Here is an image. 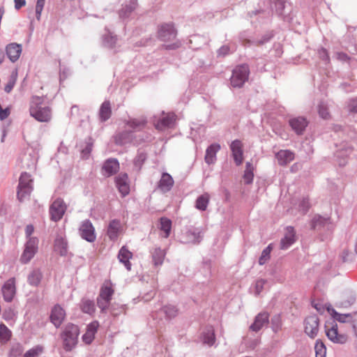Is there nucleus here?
I'll use <instances>...</instances> for the list:
<instances>
[{"instance_id": "f257e3e1", "label": "nucleus", "mask_w": 357, "mask_h": 357, "mask_svg": "<svg viewBox=\"0 0 357 357\" xmlns=\"http://www.w3.org/2000/svg\"><path fill=\"white\" fill-rule=\"evenodd\" d=\"M43 98L39 96L32 98L29 108L30 115L40 122H48L52 117L49 107L43 106Z\"/></svg>"}, {"instance_id": "f03ea898", "label": "nucleus", "mask_w": 357, "mask_h": 357, "mask_svg": "<svg viewBox=\"0 0 357 357\" xmlns=\"http://www.w3.org/2000/svg\"><path fill=\"white\" fill-rule=\"evenodd\" d=\"M146 121L144 119H133L128 121L127 127L130 129V132H124L116 136V144H124L132 142V132L139 131L146 126Z\"/></svg>"}, {"instance_id": "7ed1b4c3", "label": "nucleus", "mask_w": 357, "mask_h": 357, "mask_svg": "<svg viewBox=\"0 0 357 357\" xmlns=\"http://www.w3.org/2000/svg\"><path fill=\"white\" fill-rule=\"evenodd\" d=\"M79 330L77 326L68 324L61 334L63 348L66 351H72L77 344Z\"/></svg>"}, {"instance_id": "20e7f679", "label": "nucleus", "mask_w": 357, "mask_h": 357, "mask_svg": "<svg viewBox=\"0 0 357 357\" xmlns=\"http://www.w3.org/2000/svg\"><path fill=\"white\" fill-rule=\"evenodd\" d=\"M33 180L31 176L26 173L23 172L19 179V184L17 187V198L20 202H23L28 199L33 190L32 185Z\"/></svg>"}, {"instance_id": "39448f33", "label": "nucleus", "mask_w": 357, "mask_h": 357, "mask_svg": "<svg viewBox=\"0 0 357 357\" xmlns=\"http://www.w3.org/2000/svg\"><path fill=\"white\" fill-rule=\"evenodd\" d=\"M113 294L114 289L111 283L105 282L101 287L99 296L97 298V305L102 312H105L107 310Z\"/></svg>"}, {"instance_id": "423d86ee", "label": "nucleus", "mask_w": 357, "mask_h": 357, "mask_svg": "<svg viewBox=\"0 0 357 357\" xmlns=\"http://www.w3.org/2000/svg\"><path fill=\"white\" fill-rule=\"evenodd\" d=\"M250 70L248 66L243 64L236 66L232 72L231 77V85L235 88L243 86L245 82L248 79Z\"/></svg>"}, {"instance_id": "0eeeda50", "label": "nucleus", "mask_w": 357, "mask_h": 357, "mask_svg": "<svg viewBox=\"0 0 357 357\" xmlns=\"http://www.w3.org/2000/svg\"><path fill=\"white\" fill-rule=\"evenodd\" d=\"M326 335L329 340L335 344H343L347 342V335L344 333H340L337 328V324L333 321L331 323H327L325 325Z\"/></svg>"}, {"instance_id": "6e6552de", "label": "nucleus", "mask_w": 357, "mask_h": 357, "mask_svg": "<svg viewBox=\"0 0 357 357\" xmlns=\"http://www.w3.org/2000/svg\"><path fill=\"white\" fill-rule=\"evenodd\" d=\"M38 249V238H29L24 245V250L21 255L20 261L22 264L29 263L35 256Z\"/></svg>"}, {"instance_id": "1a4fd4ad", "label": "nucleus", "mask_w": 357, "mask_h": 357, "mask_svg": "<svg viewBox=\"0 0 357 357\" xmlns=\"http://www.w3.org/2000/svg\"><path fill=\"white\" fill-rule=\"evenodd\" d=\"M67 208L66 204L63 199H56L50 206V213L51 219L57 222L62 218Z\"/></svg>"}, {"instance_id": "9d476101", "label": "nucleus", "mask_w": 357, "mask_h": 357, "mask_svg": "<svg viewBox=\"0 0 357 357\" xmlns=\"http://www.w3.org/2000/svg\"><path fill=\"white\" fill-rule=\"evenodd\" d=\"M79 232L81 237L88 242L92 243L96 238L94 227L89 220H85L82 222L79 228Z\"/></svg>"}, {"instance_id": "9b49d317", "label": "nucleus", "mask_w": 357, "mask_h": 357, "mask_svg": "<svg viewBox=\"0 0 357 357\" xmlns=\"http://www.w3.org/2000/svg\"><path fill=\"white\" fill-rule=\"evenodd\" d=\"M203 238V234L200 229L194 228L187 230L183 232L181 237L180 241L183 243H199Z\"/></svg>"}, {"instance_id": "f8f14e48", "label": "nucleus", "mask_w": 357, "mask_h": 357, "mask_svg": "<svg viewBox=\"0 0 357 357\" xmlns=\"http://www.w3.org/2000/svg\"><path fill=\"white\" fill-rule=\"evenodd\" d=\"M158 36L162 41H172L176 36V31L172 24H163L158 28Z\"/></svg>"}, {"instance_id": "ddd939ff", "label": "nucleus", "mask_w": 357, "mask_h": 357, "mask_svg": "<svg viewBox=\"0 0 357 357\" xmlns=\"http://www.w3.org/2000/svg\"><path fill=\"white\" fill-rule=\"evenodd\" d=\"M319 318L315 316H310L305 320V333L311 338L317 336L319 332Z\"/></svg>"}, {"instance_id": "4468645a", "label": "nucleus", "mask_w": 357, "mask_h": 357, "mask_svg": "<svg viewBox=\"0 0 357 357\" xmlns=\"http://www.w3.org/2000/svg\"><path fill=\"white\" fill-rule=\"evenodd\" d=\"M311 227L314 229H324L326 230H332L334 227V225L329 218L316 215L312 219Z\"/></svg>"}, {"instance_id": "2eb2a0df", "label": "nucleus", "mask_w": 357, "mask_h": 357, "mask_svg": "<svg viewBox=\"0 0 357 357\" xmlns=\"http://www.w3.org/2000/svg\"><path fill=\"white\" fill-rule=\"evenodd\" d=\"M1 291L6 301H12L16 293L15 279L14 278L8 279L3 285Z\"/></svg>"}, {"instance_id": "dca6fc26", "label": "nucleus", "mask_w": 357, "mask_h": 357, "mask_svg": "<svg viewBox=\"0 0 357 357\" xmlns=\"http://www.w3.org/2000/svg\"><path fill=\"white\" fill-rule=\"evenodd\" d=\"M296 240V231L292 227H287L285 229L284 237L280 241V249L287 250L293 245Z\"/></svg>"}, {"instance_id": "f3484780", "label": "nucleus", "mask_w": 357, "mask_h": 357, "mask_svg": "<svg viewBox=\"0 0 357 357\" xmlns=\"http://www.w3.org/2000/svg\"><path fill=\"white\" fill-rule=\"evenodd\" d=\"M121 231L122 225L120 220L114 219L109 222L107 229V234L111 241H114L117 240Z\"/></svg>"}, {"instance_id": "a211bd4d", "label": "nucleus", "mask_w": 357, "mask_h": 357, "mask_svg": "<svg viewBox=\"0 0 357 357\" xmlns=\"http://www.w3.org/2000/svg\"><path fill=\"white\" fill-rule=\"evenodd\" d=\"M66 317V312L59 305H56L52 310L50 319L51 322L59 328L63 323Z\"/></svg>"}, {"instance_id": "6ab92c4d", "label": "nucleus", "mask_w": 357, "mask_h": 357, "mask_svg": "<svg viewBox=\"0 0 357 357\" xmlns=\"http://www.w3.org/2000/svg\"><path fill=\"white\" fill-rule=\"evenodd\" d=\"M176 121V115L174 113H168L157 123H155V127L160 130H164L167 128H172Z\"/></svg>"}, {"instance_id": "aec40b11", "label": "nucleus", "mask_w": 357, "mask_h": 357, "mask_svg": "<svg viewBox=\"0 0 357 357\" xmlns=\"http://www.w3.org/2000/svg\"><path fill=\"white\" fill-rule=\"evenodd\" d=\"M22 51V45L16 43H11L6 47V53L10 61L13 63L19 59Z\"/></svg>"}, {"instance_id": "412c9836", "label": "nucleus", "mask_w": 357, "mask_h": 357, "mask_svg": "<svg viewBox=\"0 0 357 357\" xmlns=\"http://www.w3.org/2000/svg\"><path fill=\"white\" fill-rule=\"evenodd\" d=\"M230 149L236 165L237 166L241 165L243 160L241 142L237 139L233 141L230 145Z\"/></svg>"}, {"instance_id": "4be33fe9", "label": "nucleus", "mask_w": 357, "mask_h": 357, "mask_svg": "<svg viewBox=\"0 0 357 357\" xmlns=\"http://www.w3.org/2000/svg\"><path fill=\"white\" fill-rule=\"evenodd\" d=\"M128 181V178L126 174H120L116 178V185L123 197L128 195L130 192V185Z\"/></svg>"}, {"instance_id": "5701e85b", "label": "nucleus", "mask_w": 357, "mask_h": 357, "mask_svg": "<svg viewBox=\"0 0 357 357\" xmlns=\"http://www.w3.org/2000/svg\"><path fill=\"white\" fill-rule=\"evenodd\" d=\"M106 31L107 33L102 36V45L105 47L114 50V52H116L120 47L117 37L116 36H113L109 31L106 30Z\"/></svg>"}, {"instance_id": "b1692460", "label": "nucleus", "mask_w": 357, "mask_h": 357, "mask_svg": "<svg viewBox=\"0 0 357 357\" xmlns=\"http://www.w3.org/2000/svg\"><path fill=\"white\" fill-rule=\"evenodd\" d=\"M268 323V314L266 312L258 314L254 321V323L250 326L252 331L257 332Z\"/></svg>"}, {"instance_id": "393cba45", "label": "nucleus", "mask_w": 357, "mask_h": 357, "mask_svg": "<svg viewBox=\"0 0 357 357\" xmlns=\"http://www.w3.org/2000/svg\"><path fill=\"white\" fill-rule=\"evenodd\" d=\"M98 327L99 323L96 321L87 326L86 331L82 336V340L86 344H89L93 342Z\"/></svg>"}, {"instance_id": "a878e982", "label": "nucleus", "mask_w": 357, "mask_h": 357, "mask_svg": "<svg viewBox=\"0 0 357 357\" xmlns=\"http://www.w3.org/2000/svg\"><path fill=\"white\" fill-rule=\"evenodd\" d=\"M137 6V0H130L126 3L123 4L121 9L119 12V17L123 20L128 18L130 14L135 10Z\"/></svg>"}, {"instance_id": "bb28decb", "label": "nucleus", "mask_w": 357, "mask_h": 357, "mask_svg": "<svg viewBox=\"0 0 357 357\" xmlns=\"http://www.w3.org/2000/svg\"><path fill=\"white\" fill-rule=\"evenodd\" d=\"M289 125L296 134L301 135L307 126V121L303 117H296L289 120Z\"/></svg>"}, {"instance_id": "cd10ccee", "label": "nucleus", "mask_w": 357, "mask_h": 357, "mask_svg": "<svg viewBox=\"0 0 357 357\" xmlns=\"http://www.w3.org/2000/svg\"><path fill=\"white\" fill-rule=\"evenodd\" d=\"M119 169V163L116 159H108L102 166L103 174L109 176L115 174Z\"/></svg>"}, {"instance_id": "c85d7f7f", "label": "nucleus", "mask_w": 357, "mask_h": 357, "mask_svg": "<svg viewBox=\"0 0 357 357\" xmlns=\"http://www.w3.org/2000/svg\"><path fill=\"white\" fill-rule=\"evenodd\" d=\"M220 145L217 143L211 144L206 150L205 162L208 165L213 164L216 160V153L220 151Z\"/></svg>"}, {"instance_id": "c756f323", "label": "nucleus", "mask_w": 357, "mask_h": 357, "mask_svg": "<svg viewBox=\"0 0 357 357\" xmlns=\"http://www.w3.org/2000/svg\"><path fill=\"white\" fill-rule=\"evenodd\" d=\"M132 257V253L126 246H123L118 254L119 261L125 266L128 271L131 270L130 259Z\"/></svg>"}, {"instance_id": "7c9ffc66", "label": "nucleus", "mask_w": 357, "mask_h": 357, "mask_svg": "<svg viewBox=\"0 0 357 357\" xmlns=\"http://www.w3.org/2000/svg\"><path fill=\"white\" fill-rule=\"evenodd\" d=\"M172 176L167 173H163L158 183V188L162 192H169L174 185Z\"/></svg>"}, {"instance_id": "2f4dec72", "label": "nucleus", "mask_w": 357, "mask_h": 357, "mask_svg": "<svg viewBox=\"0 0 357 357\" xmlns=\"http://www.w3.org/2000/svg\"><path fill=\"white\" fill-rule=\"evenodd\" d=\"M275 158L278 164L284 166L294 159V153L289 150H280L276 153Z\"/></svg>"}, {"instance_id": "473e14b6", "label": "nucleus", "mask_w": 357, "mask_h": 357, "mask_svg": "<svg viewBox=\"0 0 357 357\" xmlns=\"http://www.w3.org/2000/svg\"><path fill=\"white\" fill-rule=\"evenodd\" d=\"M152 260L155 266L162 264L166 255V251L160 247H156L151 252Z\"/></svg>"}, {"instance_id": "72a5a7b5", "label": "nucleus", "mask_w": 357, "mask_h": 357, "mask_svg": "<svg viewBox=\"0 0 357 357\" xmlns=\"http://www.w3.org/2000/svg\"><path fill=\"white\" fill-rule=\"evenodd\" d=\"M328 312L333 317L334 320L338 321L341 323H345L348 321H352L353 314H340L337 313L331 305H327Z\"/></svg>"}, {"instance_id": "f704fd0d", "label": "nucleus", "mask_w": 357, "mask_h": 357, "mask_svg": "<svg viewBox=\"0 0 357 357\" xmlns=\"http://www.w3.org/2000/svg\"><path fill=\"white\" fill-rule=\"evenodd\" d=\"M202 340L204 344L212 346L215 343V337L214 329L212 326L207 327L202 333Z\"/></svg>"}, {"instance_id": "c9c22d12", "label": "nucleus", "mask_w": 357, "mask_h": 357, "mask_svg": "<svg viewBox=\"0 0 357 357\" xmlns=\"http://www.w3.org/2000/svg\"><path fill=\"white\" fill-rule=\"evenodd\" d=\"M172 229V221L167 218H161L160 220V229L163 232L164 238L169 237Z\"/></svg>"}, {"instance_id": "e433bc0d", "label": "nucleus", "mask_w": 357, "mask_h": 357, "mask_svg": "<svg viewBox=\"0 0 357 357\" xmlns=\"http://www.w3.org/2000/svg\"><path fill=\"white\" fill-rule=\"evenodd\" d=\"M111 107L109 101H105L100 109L99 115L102 121H105L109 119L111 116Z\"/></svg>"}, {"instance_id": "4c0bfd02", "label": "nucleus", "mask_w": 357, "mask_h": 357, "mask_svg": "<svg viewBox=\"0 0 357 357\" xmlns=\"http://www.w3.org/2000/svg\"><path fill=\"white\" fill-rule=\"evenodd\" d=\"M54 248L61 256L67 254V242L62 237H58L55 239Z\"/></svg>"}, {"instance_id": "58836bf2", "label": "nucleus", "mask_w": 357, "mask_h": 357, "mask_svg": "<svg viewBox=\"0 0 357 357\" xmlns=\"http://www.w3.org/2000/svg\"><path fill=\"white\" fill-rule=\"evenodd\" d=\"M83 312L91 314L95 312V304L93 301L88 298H83L80 304Z\"/></svg>"}, {"instance_id": "ea45409f", "label": "nucleus", "mask_w": 357, "mask_h": 357, "mask_svg": "<svg viewBox=\"0 0 357 357\" xmlns=\"http://www.w3.org/2000/svg\"><path fill=\"white\" fill-rule=\"evenodd\" d=\"M42 279V273L38 269L32 271L28 276V282L31 286H38Z\"/></svg>"}, {"instance_id": "a19ab883", "label": "nucleus", "mask_w": 357, "mask_h": 357, "mask_svg": "<svg viewBox=\"0 0 357 357\" xmlns=\"http://www.w3.org/2000/svg\"><path fill=\"white\" fill-rule=\"evenodd\" d=\"M294 206L298 211L303 215L307 213L310 208L309 199L307 197H303L301 199L295 203Z\"/></svg>"}, {"instance_id": "79ce46f5", "label": "nucleus", "mask_w": 357, "mask_h": 357, "mask_svg": "<svg viewBox=\"0 0 357 357\" xmlns=\"http://www.w3.org/2000/svg\"><path fill=\"white\" fill-rule=\"evenodd\" d=\"M254 167L251 162H247L245 165V170L243 174V180L245 183L250 184L252 182L254 178Z\"/></svg>"}, {"instance_id": "37998d69", "label": "nucleus", "mask_w": 357, "mask_h": 357, "mask_svg": "<svg viewBox=\"0 0 357 357\" xmlns=\"http://www.w3.org/2000/svg\"><path fill=\"white\" fill-rule=\"evenodd\" d=\"M209 195L205 193L199 196L196 200V208L201 211H205L207 208Z\"/></svg>"}, {"instance_id": "c03bdc74", "label": "nucleus", "mask_w": 357, "mask_h": 357, "mask_svg": "<svg viewBox=\"0 0 357 357\" xmlns=\"http://www.w3.org/2000/svg\"><path fill=\"white\" fill-rule=\"evenodd\" d=\"M17 70H13L9 77L7 84H6V86L4 87V91L6 93H8L13 90V89L17 82Z\"/></svg>"}, {"instance_id": "a18cd8bd", "label": "nucleus", "mask_w": 357, "mask_h": 357, "mask_svg": "<svg viewBox=\"0 0 357 357\" xmlns=\"http://www.w3.org/2000/svg\"><path fill=\"white\" fill-rule=\"evenodd\" d=\"M161 312L165 314L167 319H172L175 317L178 314L177 308L172 305H167L164 306L161 310Z\"/></svg>"}, {"instance_id": "49530a36", "label": "nucleus", "mask_w": 357, "mask_h": 357, "mask_svg": "<svg viewBox=\"0 0 357 357\" xmlns=\"http://www.w3.org/2000/svg\"><path fill=\"white\" fill-rule=\"evenodd\" d=\"M273 250L272 244H269L265 249L261 252V256L259 259V265L265 264L271 257V252Z\"/></svg>"}, {"instance_id": "de8ad7c7", "label": "nucleus", "mask_w": 357, "mask_h": 357, "mask_svg": "<svg viewBox=\"0 0 357 357\" xmlns=\"http://www.w3.org/2000/svg\"><path fill=\"white\" fill-rule=\"evenodd\" d=\"M315 357H326V348L321 340H317L314 345Z\"/></svg>"}, {"instance_id": "09e8293b", "label": "nucleus", "mask_w": 357, "mask_h": 357, "mask_svg": "<svg viewBox=\"0 0 357 357\" xmlns=\"http://www.w3.org/2000/svg\"><path fill=\"white\" fill-rule=\"evenodd\" d=\"M318 113L319 116L324 119H328L330 116L328 107L326 103L321 102L318 105Z\"/></svg>"}, {"instance_id": "8fccbe9b", "label": "nucleus", "mask_w": 357, "mask_h": 357, "mask_svg": "<svg viewBox=\"0 0 357 357\" xmlns=\"http://www.w3.org/2000/svg\"><path fill=\"white\" fill-rule=\"evenodd\" d=\"M43 351V347L37 345L31 349L28 350L24 355V357H37L40 356Z\"/></svg>"}, {"instance_id": "3c124183", "label": "nucleus", "mask_w": 357, "mask_h": 357, "mask_svg": "<svg viewBox=\"0 0 357 357\" xmlns=\"http://www.w3.org/2000/svg\"><path fill=\"white\" fill-rule=\"evenodd\" d=\"M23 351L22 344L20 343L14 344L10 349L9 357H20Z\"/></svg>"}, {"instance_id": "603ef678", "label": "nucleus", "mask_w": 357, "mask_h": 357, "mask_svg": "<svg viewBox=\"0 0 357 357\" xmlns=\"http://www.w3.org/2000/svg\"><path fill=\"white\" fill-rule=\"evenodd\" d=\"M11 335L10 331L4 324H0V338L2 340L7 341Z\"/></svg>"}, {"instance_id": "864d4df0", "label": "nucleus", "mask_w": 357, "mask_h": 357, "mask_svg": "<svg viewBox=\"0 0 357 357\" xmlns=\"http://www.w3.org/2000/svg\"><path fill=\"white\" fill-rule=\"evenodd\" d=\"M45 5V0H37L36 6V15L38 20H40L42 11Z\"/></svg>"}, {"instance_id": "5fc2aeb1", "label": "nucleus", "mask_w": 357, "mask_h": 357, "mask_svg": "<svg viewBox=\"0 0 357 357\" xmlns=\"http://www.w3.org/2000/svg\"><path fill=\"white\" fill-rule=\"evenodd\" d=\"M347 107L349 112L357 113V98L350 100Z\"/></svg>"}, {"instance_id": "6e6d98bb", "label": "nucleus", "mask_w": 357, "mask_h": 357, "mask_svg": "<svg viewBox=\"0 0 357 357\" xmlns=\"http://www.w3.org/2000/svg\"><path fill=\"white\" fill-rule=\"evenodd\" d=\"M146 160V155L143 153H139L135 159L134 163L136 167L140 168L143 162Z\"/></svg>"}, {"instance_id": "4d7b16f0", "label": "nucleus", "mask_w": 357, "mask_h": 357, "mask_svg": "<svg viewBox=\"0 0 357 357\" xmlns=\"http://www.w3.org/2000/svg\"><path fill=\"white\" fill-rule=\"evenodd\" d=\"M265 283H266V281L263 279L257 280V282L255 283V294H256L258 295L261 292Z\"/></svg>"}, {"instance_id": "13d9d810", "label": "nucleus", "mask_w": 357, "mask_h": 357, "mask_svg": "<svg viewBox=\"0 0 357 357\" xmlns=\"http://www.w3.org/2000/svg\"><path fill=\"white\" fill-rule=\"evenodd\" d=\"M286 2L283 0H277L275 3L276 11L278 14L282 15V10L285 7Z\"/></svg>"}, {"instance_id": "bf43d9fd", "label": "nucleus", "mask_w": 357, "mask_h": 357, "mask_svg": "<svg viewBox=\"0 0 357 357\" xmlns=\"http://www.w3.org/2000/svg\"><path fill=\"white\" fill-rule=\"evenodd\" d=\"M15 316V312L12 309L6 310L3 313V317L6 321L13 320Z\"/></svg>"}, {"instance_id": "052dcab7", "label": "nucleus", "mask_w": 357, "mask_h": 357, "mask_svg": "<svg viewBox=\"0 0 357 357\" xmlns=\"http://www.w3.org/2000/svg\"><path fill=\"white\" fill-rule=\"evenodd\" d=\"M92 150V144L87 143L86 147L82 151V157L83 158H88Z\"/></svg>"}, {"instance_id": "680f3d73", "label": "nucleus", "mask_w": 357, "mask_h": 357, "mask_svg": "<svg viewBox=\"0 0 357 357\" xmlns=\"http://www.w3.org/2000/svg\"><path fill=\"white\" fill-rule=\"evenodd\" d=\"M273 330L277 332L280 327V319L279 317H275L272 319Z\"/></svg>"}, {"instance_id": "e2e57ef3", "label": "nucleus", "mask_w": 357, "mask_h": 357, "mask_svg": "<svg viewBox=\"0 0 357 357\" xmlns=\"http://www.w3.org/2000/svg\"><path fill=\"white\" fill-rule=\"evenodd\" d=\"M335 56L340 61L346 62L349 60V56L344 52H337Z\"/></svg>"}, {"instance_id": "0e129e2a", "label": "nucleus", "mask_w": 357, "mask_h": 357, "mask_svg": "<svg viewBox=\"0 0 357 357\" xmlns=\"http://www.w3.org/2000/svg\"><path fill=\"white\" fill-rule=\"evenodd\" d=\"M33 231H34V227H33V226L32 225H28L26 227L25 234H26V237L27 240L29 238H33V236H31V235L33 234Z\"/></svg>"}, {"instance_id": "69168bd1", "label": "nucleus", "mask_w": 357, "mask_h": 357, "mask_svg": "<svg viewBox=\"0 0 357 357\" xmlns=\"http://www.w3.org/2000/svg\"><path fill=\"white\" fill-rule=\"evenodd\" d=\"M328 305V303H326V304H325V306H323V305H322L321 304H320V303H315V304L314 305V308H315V309H316V310H317L319 313L322 314V313H324V312L325 310H327V305Z\"/></svg>"}, {"instance_id": "338daca9", "label": "nucleus", "mask_w": 357, "mask_h": 357, "mask_svg": "<svg viewBox=\"0 0 357 357\" xmlns=\"http://www.w3.org/2000/svg\"><path fill=\"white\" fill-rule=\"evenodd\" d=\"M352 322H353V328L354 331V333H355L356 337H357V312H356L353 314Z\"/></svg>"}, {"instance_id": "774afa93", "label": "nucleus", "mask_w": 357, "mask_h": 357, "mask_svg": "<svg viewBox=\"0 0 357 357\" xmlns=\"http://www.w3.org/2000/svg\"><path fill=\"white\" fill-rule=\"evenodd\" d=\"M319 56L323 60L326 61L329 60V57L326 49L322 48L319 50Z\"/></svg>"}]
</instances>
